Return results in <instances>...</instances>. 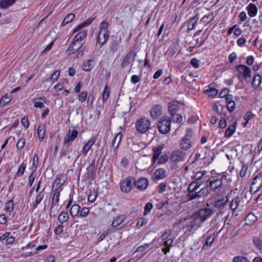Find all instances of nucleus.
<instances>
[{"label":"nucleus","mask_w":262,"mask_h":262,"mask_svg":"<svg viewBox=\"0 0 262 262\" xmlns=\"http://www.w3.org/2000/svg\"><path fill=\"white\" fill-rule=\"evenodd\" d=\"M233 262H251L247 257L243 256H236L233 259Z\"/></svg>","instance_id":"obj_49"},{"label":"nucleus","mask_w":262,"mask_h":262,"mask_svg":"<svg viewBox=\"0 0 262 262\" xmlns=\"http://www.w3.org/2000/svg\"><path fill=\"white\" fill-rule=\"evenodd\" d=\"M15 2L16 0H1L0 6L2 8H7L13 5Z\"/></svg>","instance_id":"obj_37"},{"label":"nucleus","mask_w":262,"mask_h":262,"mask_svg":"<svg viewBox=\"0 0 262 262\" xmlns=\"http://www.w3.org/2000/svg\"><path fill=\"white\" fill-rule=\"evenodd\" d=\"M121 42V38L115 37L109 45V49L111 52L115 53L118 50V47Z\"/></svg>","instance_id":"obj_16"},{"label":"nucleus","mask_w":262,"mask_h":262,"mask_svg":"<svg viewBox=\"0 0 262 262\" xmlns=\"http://www.w3.org/2000/svg\"><path fill=\"white\" fill-rule=\"evenodd\" d=\"M250 184L253 186L257 185V186L255 192L259 191L262 188V173L261 172H259L257 174L254 176Z\"/></svg>","instance_id":"obj_11"},{"label":"nucleus","mask_w":262,"mask_h":262,"mask_svg":"<svg viewBox=\"0 0 262 262\" xmlns=\"http://www.w3.org/2000/svg\"><path fill=\"white\" fill-rule=\"evenodd\" d=\"M97 196V194L95 192H90L88 195V201L90 202H94Z\"/></svg>","instance_id":"obj_63"},{"label":"nucleus","mask_w":262,"mask_h":262,"mask_svg":"<svg viewBox=\"0 0 262 262\" xmlns=\"http://www.w3.org/2000/svg\"><path fill=\"white\" fill-rule=\"evenodd\" d=\"M63 226L62 224L58 225L54 229V233L56 235H60L63 232Z\"/></svg>","instance_id":"obj_60"},{"label":"nucleus","mask_w":262,"mask_h":262,"mask_svg":"<svg viewBox=\"0 0 262 262\" xmlns=\"http://www.w3.org/2000/svg\"><path fill=\"white\" fill-rule=\"evenodd\" d=\"M192 136V130L190 128L186 129V134L184 137L181 139L179 143V147L180 149L184 150H187L189 149L192 144L190 141V139Z\"/></svg>","instance_id":"obj_2"},{"label":"nucleus","mask_w":262,"mask_h":262,"mask_svg":"<svg viewBox=\"0 0 262 262\" xmlns=\"http://www.w3.org/2000/svg\"><path fill=\"white\" fill-rule=\"evenodd\" d=\"M187 191L188 193L187 195V196L188 198L187 201H191L192 200H193L195 199L198 198V195L195 191H193V190H192L190 189V188H187Z\"/></svg>","instance_id":"obj_40"},{"label":"nucleus","mask_w":262,"mask_h":262,"mask_svg":"<svg viewBox=\"0 0 262 262\" xmlns=\"http://www.w3.org/2000/svg\"><path fill=\"white\" fill-rule=\"evenodd\" d=\"M26 169V165L24 163L21 164L20 166L19 167L17 172L16 173V175L18 177L21 176Z\"/></svg>","instance_id":"obj_59"},{"label":"nucleus","mask_w":262,"mask_h":262,"mask_svg":"<svg viewBox=\"0 0 262 262\" xmlns=\"http://www.w3.org/2000/svg\"><path fill=\"white\" fill-rule=\"evenodd\" d=\"M95 140L93 138H91L85 143L82 150L85 156L87 154L91 146L95 143Z\"/></svg>","instance_id":"obj_27"},{"label":"nucleus","mask_w":262,"mask_h":262,"mask_svg":"<svg viewBox=\"0 0 262 262\" xmlns=\"http://www.w3.org/2000/svg\"><path fill=\"white\" fill-rule=\"evenodd\" d=\"M95 160L93 159L89 166L86 168L87 170V175L88 177H90L93 175L94 170L95 169Z\"/></svg>","instance_id":"obj_42"},{"label":"nucleus","mask_w":262,"mask_h":262,"mask_svg":"<svg viewBox=\"0 0 262 262\" xmlns=\"http://www.w3.org/2000/svg\"><path fill=\"white\" fill-rule=\"evenodd\" d=\"M12 99V97L7 94L1 97L0 99V106H4L7 104Z\"/></svg>","instance_id":"obj_38"},{"label":"nucleus","mask_w":262,"mask_h":262,"mask_svg":"<svg viewBox=\"0 0 262 262\" xmlns=\"http://www.w3.org/2000/svg\"><path fill=\"white\" fill-rule=\"evenodd\" d=\"M26 141L24 138H21L18 140L16 144L17 149L20 150L23 149L25 145Z\"/></svg>","instance_id":"obj_53"},{"label":"nucleus","mask_w":262,"mask_h":262,"mask_svg":"<svg viewBox=\"0 0 262 262\" xmlns=\"http://www.w3.org/2000/svg\"><path fill=\"white\" fill-rule=\"evenodd\" d=\"M181 104V102L177 100H173L168 103V109L171 115L179 111Z\"/></svg>","instance_id":"obj_12"},{"label":"nucleus","mask_w":262,"mask_h":262,"mask_svg":"<svg viewBox=\"0 0 262 262\" xmlns=\"http://www.w3.org/2000/svg\"><path fill=\"white\" fill-rule=\"evenodd\" d=\"M147 223V220L146 218H139L137 223V226L139 228L142 227L144 225H146Z\"/></svg>","instance_id":"obj_55"},{"label":"nucleus","mask_w":262,"mask_h":262,"mask_svg":"<svg viewBox=\"0 0 262 262\" xmlns=\"http://www.w3.org/2000/svg\"><path fill=\"white\" fill-rule=\"evenodd\" d=\"M245 220L246 225L252 226L257 221V218L253 213H250L247 215Z\"/></svg>","instance_id":"obj_22"},{"label":"nucleus","mask_w":262,"mask_h":262,"mask_svg":"<svg viewBox=\"0 0 262 262\" xmlns=\"http://www.w3.org/2000/svg\"><path fill=\"white\" fill-rule=\"evenodd\" d=\"M201 185V183L199 184L196 181H193L189 184L188 188H190V189L193 190V191H195L199 189Z\"/></svg>","instance_id":"obj_47"},{"label":"nucleus","mask_w":262,"mask_h":262,"mask_svg":"<svg viewBox=\"0 0 262 262\" xmlns=\"http://www.w3.org/2000/svg\"><path fill=\"white\" fill-rule=\"evenodd\" d=\"M109 37H107V39L105 38L103 35H100V32L98 34L97 37V41L99 43V45L102 46H103Z\"/></svg>","instance_id":"obj_52"},{"label":"nucleus","mask_w":262,"mask_h":262,"mask_svg":"<svg viewBox=\"0 0 262 262\" xmlns=\"http://www.w3.org/2000/svg\"><path fill=\"white\" fill-rule=\"evenodd\" d=\"M134 178L128 177L120 182V188L122 192L128 193L130 191L134 185Z\"/></svg>","instance_id":"obj_5"},{"label":"nucleus","mask_w":262,"mask_h":262,"mask_svg":"<svg viewBox=\"0 0 262 262\" xmlns=\"http://www.w3.org/2000/svg\"><path fill=\"white\" fill-rule=\"evenodd\" d=\"M239 202L240 200L239 197L236 196L235 198H234L230 204V209L232 211H234L237 208Z\"/></svg>","instance_id":"obj_41"},{"label":"nucleus","mask_w":262,"mask_h":262,"mask_svg":"<svg viewBox=\"0 0 262 262\" xmlns=\"http://www.w3.org/2000/svg\"><path fill=\"white\" fill-rule=\"evenodd\" d=\"M78 134V132L76 129H69L68 133L64 138L63 144L66 146H68L72 144V142L76 139Z\"/></svg>","instance_id":"obj_8"},{"label":"nucleus","mask_w":262,"mask_h":262,"mask_svg":"<svg viewBox=\"0 0 262 262\" xmlns=\"http://www.w3.org/2000/svg\"><path fill=\"white\" fill-rule=\"evenodd\" d=\"M75 18V14L74 13H70L66 16L63 19L61 26H64L69 23L71 22Z\"/></svg>","instance_id":"obj_44"},{"label":"nucleus","mask_w":262,"mask_h":262,"mask_svg":"<svg viewBox=\"0 0 262 262\" xmlns=\"http://www.w3.org/2000/svg\"><path fill=\"white\" fill-rule=\"evenodd\" d=\"M154 176L156 180L163 179L166 177V172L163 168H159L155 170Z\"/></svg>","instance_id":"obj_19"},{"label":"nucleus","mask_w":262,"mask_h":262,"mask_svg":"<svg viewBox=\"0 0 262 262\" xmlns=\"http://www.w3.org/2000/svg\"><path fill=\"white\" fill-rule=\"evenodd\" d=\"M87 92L86 91H82L78 96V99L81 102H84L87 97Z\"/></svg>","instance_id":"obj_61"},{"label":"nucleus","mask_w":262,"mask_h":262,"mask_svg":"<svg viewBox=\"0 0 262 262\" xmlns=\"http://www.w3.org/2000/svg\"><path fill=\"white\" fill-rule=\"evenodd\" d=\"M44 197L43 190L39 191L36 197L35 202L33 204V207L34 209L36 208L38 205H39Z\"/></svg>","instance_id":"obj_33"},{"label":"nucleus","mask_w":262,"mask_h":262,"mask_svg":"<svg viewBox=\"0 0 262 262\" xmlns=\"http://www.w3.org/2000/svg\"><path fill=\"white\" fill-rule=\"evenodd\" d=\"M170 120L174 123L180 124L182 122L183 117L181 114L175 113L171 115Z\"/></svg>","instance_id":"obj_39"},{"label":"nucleus","mask_w":262,"mask_h":262,"mask_svg":"<svg viewBox=\"0 0 262 262\" xmlns=\"http://www.w3.org/2000/svg\"><path fill=\"white\" fill-rule=\"evenodd\" d=\"M184 221H186L185 227L188 228L189 231L193 229L196 230L203 223L194 212L189 217L185 219Z\"/></svg>","instance_id":"obj_1"},{"label":"nucleus","mask_w":262,"mask_h":262,"mask_svg":"<svg viewBox=\"0 0 262 262\" xmlns=\"http://www.w3.org/2000/svg\"><path fill=\"white\" fill-rule=\"evenodd\" d=\"M185 156V152L180 149H176L171 153L170 158L173 162H180L184 161Z\"/></svg>","instance_id":"obj_9"},{"label":"nucleus","mask_w":262,"mask_h":262,"mask_svg":"<svg viewBox=\"0 0 262 262\" xmlns=\"http://www.w3.org/2000/svg\"><path fill=\"white\" fill-rule=\"evenodd\" d=\"M148 185V181L145 178H141L137 181L134 179V186L139 191H143L146 189Z\"/></svg>","instance_id":"obj_10"},{"label":"nucleus","mask_w":262,"mask_h":262,"mask_svg":"<svg viewBox=\"0 0 262 262\" xmlns=\"http://www.w3.org/2000/svg\"><path fill=\"white\" fill-rule=\"evenodd\" d=\"M82 46V43L78 42V43H75V45L73 44V41L69 46L68 51L70 52V54L74 53L78 51Z\"/></svg>","instance_id":"obj_23"},{"label":"nucleus","mask_w":262,"mask_h":262,"mask_svg":"<svg viewBox=\"0 0 262 262\" xmlns=\"http://www.w3.org/2000/svg\"><path fill=\"white\" fill-rule=\"evenodd\" d=\"M162 107L160 104H156L153 106L150 111V115L151 118L157 119L162 114Z\"/></svg>","instance_id":"obj_13"},{"label":"nucleus","mask_w":262,"mask_h":262,"mask_svg":"<svg viewBox=\"0 0 262 262\" xmlns=\"http://www.w3.org/2000/svg\"><path fill=\"white\" fill-rule=\"evenodd\" d=\"M163 149L162 146H158L156 147L153 148V156H152V162L155 163L156 161L159 158V156L161 155L162 150Z\"/></svg>","instance_id":"obj_29"},{"label":"nucleus","mask_w":262,"mask_h":262,"mask_svg":"<svg viewBox=\"0 0 262 262\" xmlns=\"http://www.w3.org/2000/svg\"><path fill=\"white\" fill-rule=\"evenodd\" d=\"M227 108L229 112H232L235 108V103L234 101H230L227 103Z\"/></svg>","instance_id":"obj_54"},{"label":"nucleus","mask_w":262,"mask_h":262,"mask_svg":"<svg viewBox=\"0 0 262 262\" xmlns=\"http://www.w3.org/2000/svg\"><path fill=\"white\" fill-rule=\"evenodd\" d=\"M222 185V179H217L213 181H211L210 182L209 188L211 190L215 191L218 189Z\"/></svg>","instance_id":"obj_18"},{"label":"nucleus","mask_w":262,"mask_h":262,"mask_svg":"<svg viewBox=\"0 0 262 262\" xmlns=\"http://www.w3.org/2000/svg\"><path fill=\"white\" fill-rule=\"evenodd\" d=\"M253 243L259 250H262V241L258 237L254 236L252 238Z\"/></svg>","instance_id":"obj_45"},{"label":"nucleus","mask_w":262,"mask_h":262,"mask_svg":"<svg viewBox=\"0 0 262 262\" xmlns=\"http://www.w3.org/2000/svg\"><path fill=\"white\" fill-rule=\"evenodd\" d=\"M157 127L161 134H166L169 133L171 127L170 118L167 117H162L159 121Z\"/></svg>","instance_id":"obj_3"},{"label":"nucleus","mask_w":262,"mask_h":262,"mask_svg":"<svg viewBox=\"0 0 262 262\" xmlns=\"http://www.w3.org/2000/svg\"><path fill=\"white\" fill-rule=\"evenodd\" d=\"M153 208V205L151 203L148 202L144 207V214L146 215L149 213Z\"/></svg>","instance_id":"obj_56"},{"label":"nucleus","mask_w":262,"mask_h":262,"mask_svg":"<svg viewBox=\"0 0 262 262\" xmlns=\"http://www.w3.org/2000/svg\"><path fill=\"white\" fill-rule=\"evenodd\" d=\"M229 198L228 196L217 199L213 203V206L217 209H223L228 202Z\"/></svg>","instance_id":"obj_14"},{"label":"nucleus","mask_w":262,"mask_h":262,"mask_svg":"<svg viewBox=\"0 0 262 262\" xmlns=\"http://www.w3.org/2000/svg\"><path fill=\"white\" fill-rule=\"evenodd\" d=\"M5 208L7 212H11L14 209V203L12 200L8 201L5 206Z\"/></svg>","instance_id":"obj_48"},{"label":"nucleus","mask_w":262,"mask_h":262,"mask_svg":"<svg viewBox=\"0 0 262 262\" xmlns=\"http://www.w3.org/2000/svg\"><path fill=\"white\" fill-rule=\"evenodd\" d=\"M37 134L39 140L42 141L46 135V128L44 125L40 124L38 126Z\"/></svg>","instance_id":"obj_24"},{"label":"nucleus","mask_w":262,"mask_h":262,"mask_svg":"<svg viewBox=\"0 0 262 262\" xmlns=\"http://www.w3.org/2000/svg\"><path fill=\"white\" fill-rule=\"evenodd\" d=\"M94 61L92 59L86 60L83 63L82 69L85 71H90L93 68Z\"/></svg>","instance_id":"obj_26"},{"label":"nucleus","mask_w":262,"mask_h":262,"mask_svg":"<svg viewBox=\"0 0 262 262\" xmlns=\"http://www.w3.org/2000/svg\"><path fill=\"white\" fill-rule=\"evenodd\" d=\"M132 55L133 53L132 52L128 53L126 55H125L121 63V67L122 68H124L126 66H127L130 62Z\"/></svg>","instance_id":"obj_35"},{"label":"nucleus","mask_w":262,"mask_h":262,"mask_svg":"<svg viewBox=\"0 0 262 262\" xmlns=\"http://www.w3.org/2000/svg\"><path fill=\"white\" fill-rule=\"evenodd\" d=\"M108 23L106 20L102 21L100 24V34L103 35L104 38L107 39L109 37L110 34L108 30Z\"/></svg>","instance_id":"obj_15"},{"label":"nucleus","mask_w":262,"mask_h":262,"mask_svg":"<svg viewBox=\"0 0 262 262\" xmlns=\"http://www.w3.org/2000/svg\"><path fill=\"white\" fill-rule=\"evenodd\" d=\"M236 126V121H234L226 130V132L225 133V136L226 137H229L231 136L235 130Z\"/></svg>","instance_id":"obj_30"},{"label":"nucleus","mask_w":262,"mask_h":262,"mask_svg":"<svg viewBox=\"0 0 262 262\" xmlns=\"http://www.w3.org/2000/svg\"><path fill=\"white\" fill-rule=\"evenodd\" d=\"M195 214L204 223L214 213L213 209L210 208H205L199 209L194 212Z\"/></svg>","instance_id":"obj_6"},{"label":"nucleus","mask_w":262,"mask_h":262,"mask_svg":"<svg viewBox=\"0 0 262 262\" xmlns=\"http://www.w3.org/2000/svg\"><path fill=\"white\" fill-rule=\"evenodd\" d=\"M110 91L107 85L105 86L103 92V101H105L107 100L110 95Z\"/></svg>","instance_id":"obj_51"},{"label":"nucleus","mask_w":262,"mask_h":262,"mask_svg":"<svg viewBox=\"0 0 262 262\" xmlns=\"http://www.w3.org/2000/svg\"><path fill=\"white\" fill-rule=\"evenodd\" d=\"M80 206L77 204H74L70 208V215L73 216H77L80 211Z\"/></svg>","instance_id":"obj_32"},{"label":"nucleus","mask_w":262,"mask_h":262,"mask_svg":"<svg viewBox=\"0 0 262 262\" xmlns=\"http://www.w3.org/2000/svg\"><path fill=\"white\" fill-rule=\"evenodd\" d=\"M87 35V31L86 30H82L78 33L73 38V44L80 42L84 39Z\"/></svg>","instance_id":"obj_17"},{"label":"nucleus","mask_w":262,"mask_h":262,"mask_svg":"<svg viewBox=\"0 0 262 262\" xmlns=\"http://www.w3.org/2000/svg\"><path fill=\"white\" fill-rule=\"evenodd\" d=\"M199 19V15L198 14L195 15V16L192 18L188 22V29L192 30L195 25L197 24L198 20Z\"/></svg>","instance_id":"obj_34"},{"label":"nucleus","mask_w":262,"mask_h":262,"mask_svg":"<svg viewBox=\"0 0 262 262\" xmlns=\"http://www.w3.org/2000/svg\"><path fill=\"white\" fill-rule=\"evenodd\" d=\"M213 241H214V237L212 235H210L206 239V242H205V243L203 245V248L205 249V247H206V249H207L209 247H210L211 246L212 243H213Z\"/></svg>","instance_id":"obj_46"},{"label":"nucleus","mask_w":262,"mask_h":262,"mask_svg":"<svg viewBox=\"0 0 262 262\" xmlns=\"http://www.w3.org/2000/svg\"><path fill=\"white\" fill-rule=\"evenodd\" d=\"M95 17L93 18H89L87 19L85 21H84L80 23L79 25L77 26V27L73 30V32L75 33L79 30H81L82 28L85 27H87L91 25L93 21L95 19Z\"/></svg>","instance_id":"obj_20"},{"label":"nucleus","mask_w":262,"mask_h":262,"mask_svg":"<svg viewBox=\"0 0 262 262\" xmlns=\"http://www.w3.org/2000/svg\"><path fill=\"white\" fill-rule=\"evenodd\" d=\"M237 71L243 74L246 82H249L251 77V70L250 68L244 64H239L236 66Z\"/></svg>","instance_id":"obj_7"},{"label":"nucleus","mask_w":262,"mask_h":262,"mask_svg":"<svg viewBox=\"0 0 262 262\" xmlns=\"http://www.w3.org/2000/svg\"><path fill=\"white\" fill-rule=\"evenodd\" d=\"M125 219V217L124 215L118 216L112 222V226L113 227H116L122 223Z\"/></svg>","instance_id":"obj_36"},{"label":"nucleus","mask_w":262,"mask_h":262,"mask_svg":"<svg viewBox=\"0 0 262 262\" xmlns=\"http://www.w3.org/2000/svg\"><path fill=\"white\" fill-rule=\"evenodd\" d=\"M151 245V243L145 244L143 245L140 246L137 248L135 252H142L145 249L148 248Z\"/></svg>","instance_id":"obj_62"},{"label":"nucleus","mask_w":262,"mask_h":262,"mask_svg":"<svg viewBox=\"0 0 262 262\" xmlns=\"http://www.w3.org/2000/svg\"><path fill=\"white\" fill-rule=\"evenodd\" d=\"M248 15L251 17H254L257 13V8L255 4L250 3L247 7Z\"/></svg>","instance_id":"obj_21"},{"label":"nucleus","mask_w":262,"mask_h":262,"mask_svg":"<svg viewBox=\"0 0 262 262\" xmlns=\"http://www.w3.org/2000/svg\"><path fill=\"white\" fill-rule=\"evenodd\" d=\"M172 231L170 229L166 230L165 231L164 233L161 235V238L162 240H165L168 239V238L171 235Z\"/></svg>","instance_id":"obj_57"},{"label":"nucleus","mask_w":262,"mask_h":262,"mask_svg":"<svg viewBox=\"0 0 262 262\" xmlns=\"http://www.w3.org/2000/svg\"><path fill=\"white\" fill-rule=\"evenodd\" d=\"M168 156L166 155H162L158 159V164H162L166 163L168 160Z\"/></svg>","instance_id":"obj_64"},{"label":"nucleus","mask_w":262,"mask_h":262,"mask_svg":"<svg viewBox=\"0 0 262 262\" xmlns=\"http://www.w3.org/2000/svg\"><path fill=\"white\" fill-rule=\"evenodd\" d=\"M69 219V215L65 211H61L58 216V221L61 224L67 222Z\"/></svg>","instance_id":"obj_28"},{"label":"nucleus","mask_w":262,"mask_h":262,"mask_svg":"<svg viewBox=\"0 0 262 262\" xmlns=\"http://www.w3.org/2000/svg\"><path fill=\"white\" fill-rule=\"evenodd\" d=\"M59 71L57 70L55 71L51 76L50 80L53 82L57 80L59 76Z\"/></svg>","instance_id":"obj_58"},{"label":"nucleus","mask_w":262,"mask_h":262,"mask_svg":"<svg viewBox=\"0 0 262 262\" xmlns=\"http://www.w3.org/2000/svg\"><path fill=\"white\" fill-rule=\"evenodd\" d=\"M59 196H60V192L58 191H54L53 197H52V204L51 206V209H50V213L51 214L52 212V209L53 208L54 205H58L59 201Z\"/></svg>","instance_id":"obj_25"},{"label":"nucleus","mask_w":262,"mask_h":262,"mask_svg":"<svg viewBox=\"0 0 262 262\" xmlns=\"http://www.w3.org/2000/svg\"><path fill=\"white\" fill-rule=\"evenodd\" d=\"M261 76L259 74H257L255 75L252 79L251 86L254 89L257 88L261 83Z\"/></svg>","instance_id":"obj_31"},{"label":"nucleus","mask_w":262,"mask_h":262,"mask_svg":"<svg viewBox=\"0 0 262 262\" xmlns=\"http://www.w3.org/2000/svg\"><path fill=\"white\" fill-rule=\"evenodd\" d=\"M137 130L140 133H145L150 127V121L145 117L138 120L136 125Z\"/></svg>","instance_id":"obj_4"},{"label":"nucleus","mask_w":262,"mask_h":262,"mask_svg":"<svg viewBox=\"0 0 262 262\" xmlns=\"http://www.w3.org/2000/svg\"><path fill=\"white\" fill-rule=\"evenodd\" d=\"M122 136V134L121 133H118L116 136L114 138L112 142L113 147H115L116 148L118 147Z\"/></svg>","instance_id":"obj_43"},{"label":"nucleus","mask_w":262,"mask_h":262,"mask_svg":"<svg viewBox=\"0 0 262 262\" xmlns=\"http://www.w3.org/2000/svg\"><path fill=\"white\" fill-rule=\"evenodd\" d=\"M64 180L62 181L61 178H57L54 181L53 188L54 187H56L57 188H59L64 184Z\"/></svg>","instance_id":"obj_50"}]
</instances>
